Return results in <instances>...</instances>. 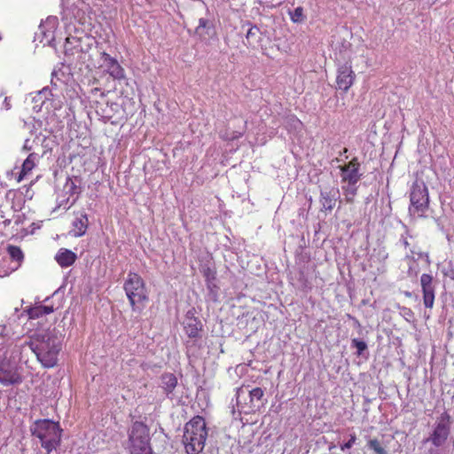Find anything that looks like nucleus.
<instances>
[{
    "instance_id": "79ce46f5",
    "label": "nucleus",
    "mask_w": 454,
    "mask_h": 454,
    "mask_svg": "<svg viewBox=\"0 0 454 454\" xmlns=\"http://www.w3.org/2000/svg\"><path fill=\"white\" fill-rule=\"evenodd\" d=\"M4 107L6 109V110H9L11 109L12 106H11V103H10V98L5 97L4 100Z\"/></svg>"
},
{
    "instance_id": "a19ab883",
    "label": "nucleus",
    "mask_w": 454,
    "mask_h": 454,
    "mask_svg": "<svg viewBox=\"0 0 454 454\" xmlns=\"http://www.w3.org/2000/svg\"><path fill=\"white\" fill-rule=\"evenodd\" d=\"M379 256L380 257V259H381L382 261H385V260H387V257H388V254H387L385 250H380V251L379 252Z\"/></svg>"
},
{
    "instance_id": "9d476101",
    "label": "nucleus",
    "mask_w": 454,
    "mask_h": 454,
    "mask_svg": "<svg viewBox=\"0 0 454 454\" xmlns=\"http://www.w3.org/2000/svg\"><path fill=\"white\" fill-rule=\"evenodd\" d=\"M21 382V377L17 371V364L7 358L0 356V383L4 386Z\"/></svg>"
},
{
    "instance_id": "6ab92c4d",
    "label": "nucleus",
    "mask_w": 454,
    "mask_h": 454,
    "mask_svg": "<svg viewBox=\"0 0 454 454\" xmlns=\"http://www.w3.org/2000/svg\"><path fill=\"white\" fill-rule=\"evenodd\" d=\"M79 183L80 180L77 176L67 177L62 189L63 193L67 195L69 199H75V202L81 193V189L78 185Z\"/></svg>"
},
{
    "instance_id": "c85d7f7f",
    "label": "nucleus",
    "mask_w": 454,
    "mask_h": 454,
    "mask_svg": "<svg viewBox=\"0 0 454 454\" xmlns=\"http://www.w3.org/2000/svg\"><path fill=\"white\" fill-rule=\"evenodd\" d=\"M64 69V66L61 64L60 67H56L52 73H51V85H54L56 86L57 84L54 82V80L56 79L57 81H59L63 83H66L67 82V79H66V73L65 71L63 70Z\"/></svg>"
},
{
    "instance_id": "f03ea898",
    "label": "nucleus",
    "mask_w": 454,
    "mask_h": 454,
    "mask_svg": "<svg viewBox=\"0 0 454 454\" xmlns=\"http://www.w3.org/2000/svg\"><path fill=\"white\" fill-rule=\"evenodd\" d=\"M31 434L39 439L41 446L50 454L61 442L62 429L51 419H37L30 427Z\"/></svg>"
},
{
    "instance_id": "39448f33",
    "label": "nucleus",
    "mask_w": 454,
    "mask_h": 454,
    "mask_svg": "<svg viewBox=\"0 0 454 454\" xmlns=\"http://www.w3.org/2000/svg\"><path fill=\"white\" fill-rule=\"evenodd\" d=\"M148 427L140 421L132 424L129 431L130 454H153Z\"/></svg>"
},
{
    "instance_id": "4468645a",
    "label": "nucleus",
    "mask_w": 454,
    "mask_h": 454,
    "mask_svg": "<svg viewBox=\"0 0 454 454\" xmlns=\"http://www.w3.org/2000/svg\"><path fill=\"white\" fill-rule=\"evenodd\" d=\"M58 18L54 16L48 17L44 21H43L39 27L38 32L36 33V36L40 38V42L44 44H51L55 38V30L58 27Z\"/></svg>"
},
{
    "instance_id": "423d86ee",
    "label": "nucleus",
    "mask_w": 454,
    "mask_h": 454,
    "mask_svg": "<svg viewBox=\"0 0 454 454\" xmlns=\"http://www.w3.org/2000/svg\"><path fill=\"white\" fill-rule=\"evenodd\" d=\"M264 390L261 387L249 389L248 387H241L237 389L236 403L240 412L249 414L255 412L264 405Z\"/></svg>"
},
{
    "instance_id": "0eeeda50",
    "label": "nucleus",
    "mask_w": 454,
    "mask_h": 454,
    "mask_svg": "<svg viewBox=\"0 0 454 454\" xmlns=\"http://www.w3.org/2000/svg\"><path fill=\"white\" fill-rule=\"evenodd\" d=\"M92 43L93 38L88 35L67 36L64 44L65 55L72 63H83Z\"/></svg>"
},
{
    "instance_id": "b1692460",
    "label": "nucleus",
    "mask_w": 454,
    "mask_h": 454,
    "mask_svg": "<svg viewBox=\"0 0 454 454\" xmlns=\"http://www.w3.org/2000/svg\"><path fill=\"white\" fill-rule=\"evenodd\" d=\"M39 156L37 153H32L24 160L22 164L21 172L19 177V181L23 178L27 173H29L35 166V162L38 160Z\"/></svg>"
},
{
    "instance_id": "bb28decb",
    "label": "nucleus",
    "mask_w": 454,
    "mask_h": 454,
    "mask_svg": "<svg viewBox=\"0 0 454 454\" xmlns=\"http://www.w3.org/2000/svg\"><path fill=\"white\" fill-rule=\"evenodd\" d=\"M75 203V199H69L67 195L59 193L57 197V207L63 208L64 210L69 209Z\"/></svg>"
},
{
    "instance_id": "c756f323",
    "label": "nucleus",
    "mask_w": 454,
    "mask_h": 454,
    "mask_svg": "<svg viewBox=\"0 0 454 454\" xmlns=\"http://www.w3.org/2000/svg\"><path fill=\"white\" fill-rule=\"evenodd\" d=\"M351 347L356 348L357 356H362L364 352L367 349L366 342L356 338L351 340Z\"/></svg>"
},
{
    "instance_id": "5701e85b",
    "label": "nucleus",
    "mask_w": 454,
    "mask_h": 454,
    "mask_svg": "<svg viewBox=\"0 0 454 454\" xmlns=\"http://www.w3.org/2000/svg\"><path fill=\"white\" fill-rule=\"evenodd\" d=\"M30 96L32 97V101L35 103L34 109L38 108L37 111H39L41 110L43 105L51 98L52 93L48 87H44L35 93H31Z\"/></svg>"
},
{
    "instance_id": "a18cd8bd",
    "label": "nucleus",
    "mask_w": 454,
    "mask_h": 454,
    "mask_svg": "<svg viewBox=\"0 0 454 454\" xmlns=\"http://www.w3.org/2000/svg\"><path fill=\"white\" fill-rule=\"evenodd\" d=\"M354 320H355L356 324L359 326L360 325L359 322L356 318H354Z\"/></svg>"
},
{
    "instance_id": "393cba45",
    "label": "nucleus",
    "mask_w": 454,
    "mask_h": 454,
    "mask_svg": "<svg viewBox=\"0 0 454 454\" xmlns=\"http://www.w3.org/2000/svg\"><path fill=\"white\" fill-rule=\"evenodd\" d=\"M54 311L52 306L48 305H38L33 308L28 309L27 313L29 318H39L43 316L51 314Z\"/></svg>"
},
{
    "instance_id": "aec40b11",
    "label": "nucleus",
    "mask_w": 454,
    "mask_h": 454,
    "mask_svg": "<svg viewBox=\"0 0 454 454\" xmlns=\"http://www.w3.org/2000/svg\"><path fill=\"white\" fill-rule=\"evenodd\" d=\"M89 224L87 214L80 213L76 215L74 220L73 225V235L74 237H81L85 234Z\"/></svg>"
},
{
    "instance_id": "f257e3e1",
    "label": "nucleus",
    "mask_w": 454,
    "mask_h": 454,
    "mask_svg": "<svg viewBox=\"0 0 454 454\" xmlns=\"http://www.w3.org/2000/svg\"><path fill=\"white\" fill-rule=\"evenodd\" d=\"M62 340L60 331L52 328L35 332L29 340H25L24 346L29 347L43 367L51 368L57 364Z\"/></svg>"
},
{
    "instance_id": "2eb2a0df",
    "label": "nucleus",
    "mask_w": 454,
    "mask_h": 454,
    "mask_svg": "<svg viewBox=\"0 0 454 454\" xmlns=\"http://www.w3.org/2000/svg\"><path fill=\"white\" fill-rule=\"evenodd\" d=\"M355 81V74L351 65L345 63L337 69L336 83L337 88L343 91H348Z\"/></svg>"
},
{
    "instance_id": "9b49d317",
    "label": "nucleus",
    "mask_w": 454,
    "mask_h": 454,
    "mask_svg": "<svg viewBox=\"0 0 454 454\" xmlns=\"http://www.w3.org/2000/svg\"><path fill=\"white\" fill-rule=\"evenodd\" d=\"M101 60L103 61V67L105 68V71L114 80L118 82L126 80L125 70L115 58H113L108 53L103 51L101 53Z\"/></svg>"
},
{
    "instance_id": "412c9836",
    "label": "nucleus",
    "mask_w": 454,
    "mask_h": 454,
    "mask_svg": "<svg viewBox=\"0 0 454 454\" xmlns=\"http://www.w3.org/2000/svg\"><path fill=\"white\" fill-rule=\"evenodd\" d=\"M76 258V254L67 248H60L55 255V260L62 268H67L74 264Z\"/></svg>"
},
{
    "instance_id": "1a4fd4ad",
    "label": "nucleus",
    "mask_w": 454,
    "mask_h": 454,
    "mask_svg": "<svg viewBox=\"0 0 454 454\" xmlns=\"http://www.w3.org/2000/svg\"><path fill=\"white\" fill-rule=\"evenodd\" d=\"M450 434V415L444 411L438 418L437 422L430 436L426 439V442H431L435 447H441L444 444Z\"/></svg>"
},
{
    "instance_id": "dca6fc26",
    "label": "nucleus",
    "mask_w": 454,
    "mask_h": 454,
    "mask_svg": "<svg viewBox=\"0 0 454 454\" xmlns=\"http://www.w3.org/2000/svg\"><path fill=\"white\" fill-rule=\"evenodd\" d=\"M420 285L423 293V303L426 308H433L434 302V286L433 285V277L424 273L420 277Z\"/></svg>"
},
{
    "instance_id": "ddd939ff",
    "label": "nucleus",
    "mask_w": 454,
    "mask_h": 454,
    "mask_svg": "<svg viewBox=\"0 0 454 454\" xmlns=\"http://www.w3.org/2000/svg\"><path fill=\"white\" fill-rule=\"evenodd\" d=\"M184 329L186 335L191 339H197L200 337L203 325L201 321L195 317V309H190L184 317L183 322Z\"/></svg>"
},
{
    "instance_id": "2f4dec72",
    "label": "nucleus",
    "mask_w": 454,
    "mask_h": 454,
    "mask_svg": "<svg viewBox=\"0 0 454 454\" xmlns=\"http://www.w3.org/2000/svg\"><path fill=\"white\" fill-rule=\"evenodd\" d=\"M291 20L294 23H298L303 20V8L299 6L296 7L293 12L290 13Z\"/></svg>"
},
{
    "instance_id": "c9c22d12",
    "label": "nucleus",
    "mask_w": 454,
    "mask_h": 454,
    "mask_svg": "<svg viewBox=\"0 0 454 454\" xmlns=\"http://www.w3.org/2000/svg\"><path fill=\"white\" fill-rule=\"evenodd\" d=\"M356 441V434H350L349 440L347 442H345L344 444L340 445V450L344 451L345 450L350 449L355 444Z\"/></svg>"
},
{
    "instance_id": "f3484780",
    "label": "nucleus",
    "mask_w": 454,
    "mask_h": 454,
    "mask_svg": "<svg viewBox=\"0 0 454 454\" xmlns=\"http://www.w3.org/2000/svg\"><path fill=\"white\" fill-rule=\"evenodd\" d=\"M339 199V190L336 188H328L321 190L319 202L322 206V211H332L336 201Z\"/></svg>"
},
{
    "instance_id": "c03bdc74",
    "label": "nucleus",
    "mask_w": 454,
    "mask_h": 454,
    "mask_svg": "<svg viewBox=\"0 0 454 454\" xmlns=\"http://www.w3.org/2000/svg\"><path fill=\"white\" fill-rule=\"evenodd\" d=\"M242 136V133L239 132L238 135H236L234 137H240Z\"/></svg>"
},
{
    "instance_id": "f8f14e48",
    "label": "nucleus",
    "mask_w": 454,
    "mask_h": 454,
    "mask_svg": "<svg viewBox=\"0 0 454 454\" xmlns=\"http://www.w3.org/2000/svg\"><path fill=\"white\" fill-rule=\"evenodd\" d=\"M341 183H358L363 173L360 172V162L354 157L348 164L340 167Z\"/></svg>"
},
{
    "instance_id": "72a5a7b5",
    "label": "nucleus",
    "mask_w": 454,
    "mask_h": 454,
    "mask_svg": "<svg viewBox=\"0 0 454 454\" xmlns=\"http://www.w3.org/2000/svg\"><path fill=\"white\" fill-rule=\"evenodd\" d=\"M442 273L445 277L454 280V266L451 262H449L447 266L442 269Z\"/></svg>"
},
{
    "instance_id": "ea45409f",
    "label": "nucleus",
    "mask_w": 454,
    "mask_h": 454,
    "mask_svg": "<svg viewBox=\"0 0 454 454\" xmlns=\"http://www.w3.org/2000/svg\"><path fill=\"white\" fill-rule=\"evenodd\" d=\"M33 146L31 145L30 139H26L23 145V150L24 151H30L32 150Z\"/></svg>"
},
{
    "instance_id": "cd10ccee",
    "label": "nucleus",
    "mask_w": 454,
    "mask_h": 454,
    "mask_svg": "<svg viewBox=\"0 0 454 454\" xmlns=\"http://www.w3.org/2000/svg\"><path fill=\"white\" fill-rule=\"evenodd\" d=\"M343 184H344L342 185V190L344 192L346 200L348 202H352L354 200V197L357 193V186H356L357 183H354V184L343 183Z\"/></svg>"
},
{
    "instance_id": "6e6552de",
    "label": "nucleus",
    "mask_w": 454,
    "mask_h": 454,
    "mask_svg": "<svg viewBox=\"0 0 454 454\" xmlns=\"http://www.w3.org/2000/svg\"><path fill=\"white\" fill-rule=\"evenodd\" d=\"M409 212L411 215L423 216L428 208L429 195L428 190L424 181L416 180L410 192Z\"/></svg>"
},
{
    "instance_id": "4be33fe9",
    "label": "nucleus",
    "mask_w": 454,
    "mask_h": 454,
    "mask_svg": "<svg viewBox=\"0 0 454 454\" xmlns=\"http://www.w3.org/2000/svg\"><path fill=\"white\" fill-rule=\"evenodd\" d=\"M278 124H282L288 132L297 131L302 126L301 121L293 114L283 116L281 121L275 123L276 126Z\"/></svg>"
},
{
    "instance_id": "58836bf2",
    "label": "nucleus",
    "mask_w": 454,
    "mask_h": 454,
    "mask_svg": "<svg viewBox=\"0 0 454 454\" xmlns=\"http://www.w3.org/2000/svg\"><path fill=\"white\" fill-rule=\"evenodd\" d=\"M257 31H258L257 27L254 26V27H250L247 33V38L254 36Z\"/></svg>"
},
{
    "instance_id": "7c9ffc66",
    "label": "nucleus",
    "mask_w": 454,
    "mask_h": 454,
    "mask_svg": "<svg viewBox=\"0 0 454 454\" xmlns=\"http://www.w3.org/2000/svg\"><path fill=\"white\" fill-rule=\"evenodd\" d=\"M368 446L371 450H374L376 454H388L377 439L370 440L368 442Z\"/></svg>"
},
{
    "instance_id": "f704fd0d",
    "label": "nucleus",
    "mask_w": 454,
    "mask_h": 454,
    "mask_svg": "<svg viewBox=\"0 0 454 454\" xmlns=\"http://www.w3.org/2000/svg\"><path fill=\"white\" fill-rule=\"evenodd\" d=\"M209 21L204 18H200L199 20V25L196 27V33L202 35L201 29L209 28L208 27Z\"/></svg>"
},
{
    "instance_id": "20e7f679",
    "label": "nucleus",
    "mask_w": 454,
    "mask_h": 454,
    "mask_svg": "<svg viewBox=\"0 0 454 454\" xmlns=\"http://www.w3.org/2000/svg\"><path fill=\"white\" fill-rule=\"evenodd\" d=\"M123 289L135 312H141L148 298V293L144 279L136 272L129 271L123 284Z\"/></svg>"
},
{
    "instance_id": "a211bd4d",
    "label": "nucleus",
    "mask_w": 454,
    "mask_h": 454,
    "mask_svg": "<svg viewBox=\"0 0 454 454\" xmlns=\"http://www.w3.org/2000/svg\"><path fill=\"white\" fill-rule=\"evenodd\" d=\"M177 386V378L170 372L163 373L160 376V387L163 389L167 398L174 400V390Z\"/></svg>"
},
{
    "instance_id": "4c0bfd02",
    "label": "nucleus",
    "mask_w": 454,
    "mask_h": 454,
    "mask_svg": "<svg viewBox=\"0 0 454 454\" xmlns=\"http://www.w3.org/2000/svg\"><path fill=\"white\" fill-rule=\"evenodd\" d=\"M12 265H11L10 260H4L0 263L1 270H10L12 269Z\"/></svg>"
},
{
    "instance_id": "7ed1b4c3",
    "label": "nucleus",
    "mask_w": 454,
    "mask_h": 454,
    "mask_svg": "<svg viewBox=\"0 0 454 454\" xmlns=\"http://www.w3.org/2000/svg\"><path fill=\"white\" fill-rule=\"evenodd\" d=\"M207 429L205 419L200 416L193 417L184 426L183 443L187 454H198L204 449Z\"/></svg>"
},
{
    "instance_id": "473e14b6",
    "label": "nucleus",
    "mask_w": 454,
    "mask_h": 454,
    "mask_svg": "<svg viewBox=\"0 0 454 454\" xmlns=\"http://www.w3.org/2000/svg\"><path fill=\"white\" fill-rule=\"evenodd\" d=\"M203 276L205 278V282L216 280L215 271L212 270L210 267L203 268L202 270Z\"/></svg>"
},
{
    "instance_id": "37998d69",
    "label": "nucleus",
    "mask_w": 454,
    "mask_h": 454,
    "mask_svg": "<svg viewBox=\"0 0 454 454\" xmlns=\"http://www.w3.org/2000/svg\"><path fill=\"white\" fill-rule=\"evenodd\" d=\"M404 314L405 316H412V311L410 309H404Z\"/></svg>"
},
{
    "instance_id": "e433bc0d",
    "label": "nucleus",
    "mask_w": 454,
    "mask_h": 454,
    "mask_svg": "<svg viewBox=\"0 0 454 454\" xmlns=\"http://www.w3.org/2000/svg\"><path fill=\"white\" fill-rule=\"evenodd\" d=\"M404 228H406V226L404 225L403 226ZM408 236H409V231L407 229H405V232L403 234L401 235V238L399 239V242L405 247L407 248L409 246H410V243L408 241Z\"/></svg>"
},
{
    "instance_id": "a878e982",
    "label": "nucleus",
    "mask_w": 454,
    "mask_h": 454,
    "mask_svg": "<svg viewBox=\"0 0 454 454\" xmlns=\"http://www.w3.org/2000/svg\"><path fill=\"white\" fill-rule=\"evenodd\" d=\"M206 286L207 290V300L213 302L218 301L219 286L216 285L215 280L206 282Z\"/></svg>"
}]
</instances>
